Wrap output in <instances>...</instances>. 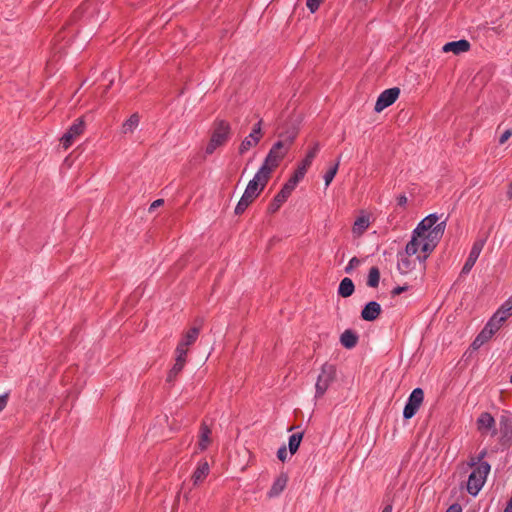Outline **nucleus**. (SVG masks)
<instances>
[{
    "label": "nucleus",
    "mask_w": 512,
    "mask_h": 512,
    "mask_svg": "<svg viewBox=\"0 0 512 512\" xmlns=\"http://www.w3.org/2000/svg\"><path fill=\"white\" fill-rule=\"evenodd\" d=\"M477 429L483 435L496 436V422L493 416L488 412H483L477 419Z\"/></svg>",
    "instance_id": "nucleus-11"
},
{
    "label": "nucleus",
    "mask_w": 512,
    "mask_h": 512,
    "mask_svg": "<svg viewBox=\"0 0 512 512\" xmlns=\"http://www.w3.org/2000/svg\"><path fill=\"white\" fill-rule=\"evenodd\" d=\"M185 365L181 364V363H176L173 365V367L171 368V370L173 371V374H179L183 368H184Z\"/></svg>",
    "instance_id": "nucleus-47"
},
{
    "label": "nucleus",
    "mask_w": 512,
    "mask_h": 512,
    "mask_svg": "<svg viewBox=\"0 0 512 512\" xmlns=\"http://www.w3.org/2000/svg\"><path fill=\"white\" fill-rule=\"evenodd\" d=\"M470 49L469 41L461 39L458 41L448 42L443 46L444 52H453L454 54H460L467 52Z\"/></svg>",
    "instance_id": "nucleus-16"
},
{
    "label": "nucleus",
    "mask_w": 512,
    "mask_h": 512,
    "mask_svg": "<svg viewBox=\"0 0 512 512\" xmlns=\"http://www.w3.org/2000/svg\"><path fill=\"white\" fill-rule=\"evenodd\" d=\"M508 194H509V196H512V183L510 184Z\"/></svg>",
    "instance_id": "nucleus-55"
},
{
    "label": "nucleus",
    "mask_w": 512,
    "mask_h": 512,
    "mask_svg": "<svg viewBox=\"0 0 512 512\" xmlns=\"http://www.w3.org/2000/svg\"><path fill=\"white\" fill-rule=\"evenodd\" d=\"M298 134V130L294 127L291 130H288L285 133H280L279 137L283 138L281 141L285 142V146L287 148H290L292 143L294 142L296 136Z\"/></svg>",
    "instance_id": "nucleus-33"
},
{
    "label": "nucleus",
    "mask_w": 512,
    "mask_h": 512,
    "mask_svg": "<svg viewBox=\"0 0 512 512\" xmlns=\"http://www.w3.org/2000/svg\"><path fill=\"white\" fill-rule=\"evenodd\" d=\"M264 168H259V170L254 175L253 179H251L240 198L239 202L235 207V214L241 215L244 211L249 207V205L260 195V193L264 190L265 186L269 181V177L263 174Z\"/></svg>",
    "instance_id": "nucleus-1"
},
{
    "label": "nucleus",
    "mask_w": 512,
    "mask_h": 512,
    "mask_svg": "<svg viewBox=\"0 0 512 512\" xmlns=\"http://www.w3.org/2000/svg\"><path fill=\"white\" fill-rule=\"evenodd\" d=\"M163 203H164V200H163V199H157V200H155V201L150 205L149 211H152V210L156 209L157 207H160Z\"/></svg>",
    "instance_id": "nucleus-49"
},
{
    "label": "nucleus",
    "mask_w": 512,
    "mask_h": 512,
    "mask_svg": "<svg viewBox=\"0 0 512 512\" xmlns=\"http://www.w3.org/2000/svg\"><path fill=\"white\" fill-rule=\"evenodd\" d=\"M410 256L411 255H408L406 251L398 253L397 268L401 274H407L414 268V262L410 260Z\"/></svg>",
    "instance_id": "nucleus-18"
},
{
    "label": "nucleus",
    "mask_w": 512,
    "mask_h": 512,
    "mask_svg": "<svg viewBox=\"0 0 512 512\" xmlns=\"http://www.w3.org/2000/svg\"><path fill=\"white\" fill-rule=\"evenodd\" d=\"M470 467L473 468V470L468 477L466 488L470 495L476 496L484 486L491 467L488 462Z\"/></svg>",
    "instance_id": "nucleus-4"
},
{
    "label": "nucleus",
    "mask_w": 512,
    "mask_h": 512,
    "mask_svg": "<svg viewBox=\"0 0 512 512\" xmlns=\"http://www.w3.org/2000/svg\"><path fill=\"white\" fill-rule=\"evenodd\" d=\"M319 150H320L319 143L318 142L314 143V145L308 150L305 158L299 163L298 166L302 167L305 170H308V168L311 166L313 160L317 156Z\"/></svg>",
    "instance_id": "nucleus-26"
},
{
    "label": "nucleus",
    "mask_w": 512,
    "mask_h": 512,
    "mask_svg": "<svg viewBox=\"0 0 512 512\" xmlns=\"http://www.w3.org/2000/svg\"><path fill=\"white\" fill-rule=\"evenodd\" d=\"M360 260L357 257H352L348 262V265L345 267V272L350 274L354 268L359 266Z\"/></svg>",
    "instance_id": "nucleus-42"
},
{
    "label": "nucleus",
    "mask_w": 512,
    "mask_h": 512,
    "mask_svg": "<svg viewBox=\"0 0 512 512\" xmlns=\"http://www.w3.org/2000/svg\"><path fill=\"white\" fill-rule=\"evenodd\" d=\"M210 443H211V429L206 425L205 422H203L200 427L198 447L201 451H204L208 448Z\"/></svg>",
    "instance_id": "nucleus-21"
},
{
    "label": "nucleus",
    "mask_w": 512,
    "mask_h": 512,
    "mask_svg": "<svg viewBox=\"0 0 512 512\" xmlns=\"http://www.w3.org/2000/svg\"><path fill=\"white\" fill-rule=\"evenodd\" d=\"M307 170L303 169L302 167L298 166L295 170L294 174L290 177L291 180H294L297 184L302 180L306 174Z\"/></svg>",
    "instance_id": "nucleus-39"
},
{
    "label": "nucleus",
    "mask_w": 512,
    "mask_h": 512,
    "mask_svg": "<svg viewBox=\"0 0 512 512\" xmlns=\"http://www.w3.org/2000/svg\"><path fill=\"white\" fill-rule=\"evenodd\" d=\"M288 195L281 192V190L275 195L272 202L269 204L268 212L273 214L279 210L282 204L288 199Z\"/></svg>",
    "instance_id": "nucleus-30"
},
{
    "label": "nucleus",
    "mask_w": 512,
    "mask_h": 512,
    "mask_svg": "<svg viewBox=\"0 0 512 512\" xmlns=\"http://www.w3.org/2000/svg\"><path fill=\"white\" fill-rule=\"evenodd\" d=\"M439 217L437 214H430L427 217H425L415 228V233H425V231H428L430 229H433L438 223Z\"/></svg>",
    "instance_id": "nucleus-17"
},
{
    "label": "nucleus",
    "mask_w": 512,
    "mask_h": 512,
    "mask_svg": "<svg viewBox=\"0 0 512 512\" xmlns=\"http://www.w3.org/2000/svg\"><path fill=\"white\" fill-rule=\"evenodd\" d=\"M231 137V125L225 120H215L212 126L211 137L206 146L205 153L211 155L223 146Z\"/></svg>",
    "instance_id": "nucleus-2"
},
{
    "label": "nucleus",
    "mask_w": 512,
    "mask_h": 512,
    "mask_svg": "<svg viewBox=\"0 0 512 512\" xmlns=\"http://www.w3.org/2000/svg\"><path fill=\"white\" fill-rule=\"evenodd\" d=\"M399 95H400V89L398 87H393V88L384 90L378 96V99L375 103L374 110L378 113L383 111L385 108L392 105L397 100Z\"/></svg>",
    "instance_id": "nucleus-10"
},
{
    "label": "nucleus",
    "mask_w": 512,
    "mask_h": 512,
    "mask_svg": "<svg viewBox=\"0 0 512 512\" xmlns=\"http://www.w3.org/2000/svg\"><path fill=\"white\" fill-rule=\"evenodd\" d=\"M84 129L85 123L83 119H76L60 139L63 148L68 149L73 144L74 140L84 132Z\"/></svg>",
    "instance_id": "nucleus-9"
},
{
    "label": "nucleus",
    "mask_w": 512,
    "mask_h": 512,
    "mask_svg": "<svg viewBox=\"0 0 512 512\" xmlns=\"http://www.w3.org/2000/svg\"><path fill=\"white\" fill-rule=\"evenodd\" d=\"M493 335L494 333H492V330L484 326L482 331L476 336V338L472 342L471 347L474 350L479 349L482 345L488 342L493 337Z\"/></svg>",
    "instance_id": "nucleus-22"
},
{
    "label": "nucleus",
    "mask_w": 512,
    "mask_h": 512,
    "mask_svg": "<svg viewBox=\"0 0 512 512\" xmlns=\"http://www.w3.org/2000/svg\"><path fill=\"white\" fill-rule=\"evenodd\" d=\"M381 306L376 301L368 302L361 311V318L365 321H374L381 314Z\"/></svg>",
    "instance_id": "nucleus-13"
},
{
    "label": "nucleus",
    "mask_w": 512,
    "mask_h": 512,
    "mask_svg": "<svg viewBox=\"0 0 512 512\" xmlns=\"http://www.w3.org/2000/svg\"><path fill=\"white\" fill-rule=\"evenodd\" d=\"M288 150L289 148L285 146L284 141L275 142L260 167L264 168L263 174L270 178L272 171L278 167L279 163L288 153Z\"/></svg>",
    "instance_id": "nucleus-5"
},
{
    "label": "nucleus",
    "mask_w": 512,
    "mask_h": 512,
    "mask_svg": "<svg viewBox=\"0 0 512 512\" xmlns=\"http://www.w3.org/2000/svg\"><path fill=\"white\" fill-rule=\"evenodd\" d=\"M446 512H461V506L458 504L451 505Z\"/></svg>",
    "instance_id": "nucleus-51"
},
{
    "label": "nucleus",
    "mask_w": 512,
    "mask_h": 512,
    "mask_svg": "<svg viewBox=\"0 0 512 512\" xmlns=\"http://www.w3.org/2000/svg\"><path fill=\"white\" fill-rule=\"evenodd\" d=\"M424 400V391L421 388H415L408 397L403 410V417L411 419L419 410Z\"/></svg>",
    "instance_id": "nucleus-7"
},
{
    "label": "nucleus",
    "mask_w": 512,
    "mask_h": 512,
    "mask_svg": "<svg viewBox=\"0 0 512 512\" xmlns=\"http://www.w3.org/2000/svg\"><path fill=\"white\" fill-rule=\"evenodd\" d=\"M261 125H262V120H259L253 126L251 133L247 137H245L244 140L241 142V144L239 146V154L240 155L245 154L251 148L258 145V143L260 142L262 135H263Z\"/></svg>",
    "instance_id": "nucleus-8"
},
{
    "label": "nucleus",
    "mask_w": 512,
    "mask_h": 512,
    "mask_svg": "<svg viewBox=\"0 0 512 512\" xmlns=\"http://www.w3.org/2000/svg\"><path fill=\"white\" fill-rule=\"evenodd\" d=\"M408 289L407 286H397L395 288H393V290L391 291V294L392 296H397V295H400L402 292L406 291Z\"/></svg>",
    "instance_id": "nucleus-45"
},
{
    "label": "nucleus",
    "mask_w": 512,
    "mask_h": 512,
    "mask_svg": "<svg viewBox=\"0 0 512 512\" xmlns=\"http://www.w3.org/2000/svg\"><path fill=\"white\" fill-rule=\"evenodd\" d=\"M484 244L485 240H477L474 242L468 258L466 259V262L462 268V274H468L471 271L484 247Z\"/></svg>",
    "instance_id": "nucleus-12"
},
{
    "label": "nucleus",
    "mask_w": 512,
    "mask_h": 512,
    "mask_svg": "<svg viewBox=\"0 0 512 512\" xmlns=\"http://www.w3.org/2000/svg\"><path fill=\"white\" fill-rule=\"evenodd\" d=\"M500 425L501 429H504L505 435L512 432V421L508 417L502 416L500 419Z\"/></svg>",
    "instance_id": "nucleus-37"
},
{
    "label": "nucleus",
    "mask_w": 512,
    "mask_h": 512,
    "mask_svg": "<svg viewBox=\"0 0 512 512\" xmlns=\"http://www.w3.org/2000/svg\"><path fill=\"white\" fill-rule=\"evenodd\" d=\"M324 0H306V6L311 13H315Z\"/></svg>",
    "instance_id": "nucleus-41"
},
{
    "label": "nucleus",
    "mask_w": 512,
    "mask_h": 512,
    "mask_svg": "<svg viewBox=\"0 0 512 512\" xmlns=\"http://www.w3.org/2000/svg\"><path fill=\"white\" fill-rule=\"evenodd\" d=\"M359 337L356 332L351 329L345 330L340 336V343L347 349L354 348L358 343Z\"/></svg>",
    "instance_id": "nucleus-20"
},
{
    "label": "nucleus",
    "mask_w": 512,
    "mask_h": 512,
    "mask_svg": "<svg viewBox=\"0 0 512 512\" xmlns=\"http://www.w3.org/2000/svg\"><path fill=\"white\" fill-rule=\"evenodd\" d=\"M303 438V432L294 433L289 437L288 447L290 453L293 455L297 452Z\"/></svg>",
    "instance_id": "nucleus-31"
},
{
    "label": "nucleus",
    "mask_w": 512,
    "mask_h": 512,
    "mask_svg": "<svg viewBox=\"0 0 512 512\" xmlns=\"http://www.w3.org/2000/svg\"><path fill=\"white\" fill-rule=\"evenodd\" d=\"M177 376H178V374H173V371L170 370L167 375V382H173Z\"/></svg>",
    "instance_id": "nucleus-52"
},
{
    "label": "nucleus",
    "mask_w": 512,
    "mask_h": 512,
    "mask_svg": "<svg viewBox=\"0 0 512 512\" xmlns=\"http://www.w3.org/2000/svg\"><path fill=\"white\" fill-rule=\"evenodd\" d=\"M397 204L399 206H405L407 204V197L404 194L398 196L397 197Z\"/></svg>",
    "instance_id": "nucleus-50"
},
{
    "label": "nucleus",
    "mask_w": 512,
    "mask_h": 512,
    "mask_svg": "<svg viewBox=\"0 0 512 512\" xmlns=\"http://www.w3.org/2000/svg\"><path fill=\"white\" fill-rule=\"evenodd\" d=\"M380 281V271L377 267L370 268L367 278V285L371 288H376Z\"/></svg>",
    "instance_id": "nucleus-32"
},
{
    "label": "nucleus",
    "mask_w": 512,
    "mask_h": 512,
    "mask_svg": "<svg viewBox=\"0 0 512 512\" xmlns=\"http://www.w3.org/2000/svg\"><path fill=\"white\" fill-rule=\"evenodd\" d=\"M92 4L93 2L91 0H88L75 13L78 14L80 12L87 11L90 8V6H92Z\"/></svg>",
    "instance_id": "nucleus-46"
},
{
    "label": "nucleus",
    "mask_w": 512,
    "mask_h": 512,
    "mask_svg": "<svg viewBox=\"0 0 512 512\" xmlns=\"http://www.w3.org/2000/svg\"><path fill=\"white\" fill-rule=\"evenodd\" d=\"M354 290H355V286H354L353 281L350 278L345 277L341 280V282L339 284L338 294L343 298H347V297H350L354 293Z\"/></svg>",
    "instance_id": "nucleus-24"
},
{
    "label": "nucleus",
    "mask_w": 512,
    "mask_h": 512,
    "mask_svg": "<svg viewBox=\"0 0 512 512\" xmlns=\"http://www.w3.org/2000/svg\"><path fill=\"white\" fill-rule=\"evenodd\" d=\"M297 183L294 182V180H289L283 185L281 192L285 193L286 195L290 196L293 190L296 188Z\"/></svg>",
    "instance_id": "nucleus-38"
},
{
    "label": "nucleus",
    "mask_w": 512,
    "mask_h": 512,
    "mask_svg": "<svg viewBox=\"0 0 512 512\" xmlns=\"http://www.w3.org/2000/svg\"><path fill=\"white\" fill-rule=\"evenodd\" d=\"M503 323V321H500L498 317L493 315L491 319L486 323L485 327H487L488 329L490 328L492 330V333L495 334L501 328Z\"/></svg>",
    "instance_id": "nucleus-35"
},
{
    "label": "nucleus",
    "mask_w": 512,
    "mask_h": 512,
    "mask_svg": "<svg viewBox=\"0 0 512 512\" xmlns=\"http://www.w3.org/2000/svg\"><path fill=\"white\" fill-rule=\"evenodd\" d=\"M510 382L512 383V375L510 376Z\"/></svg>",
    "instance_id": "nucleus-56"
},
{
    "label": "nucleus",
    "mask_w": 512,
    "mask_h": 512,
    "mask_svg": "<svg viewBox=\"0 0 512 512\" xmlns=\"http://www.w3.org/2000/svg\"><path fill=\"white\" fill-rule=\"evenodd\" d=\"M8 400V394L0 395V411H2L6 405Z\"/></svg>",
    "instance_id": "nucleus-48"
},
{
    "label": "nucleus",
    "mask_w": 512,
    "mask_h": 512,
    "mask_svg": "<svg viewBox=\"0 0 512 512\" xmlns=\"http://www.w3.org/2000/svg\"><path fill=\"white\" fill-rule=\"evenodd\" d=\"M494 315L503 322L512 315V295L500 306Z\"/></svg>",
    "instance_id": "nucleus-28"
},
{
    "label": "nucleus",
    "mask_w": 512,
    "mask_h": 512,
    "mask_svg": "<svg viewBox=\"0 0 512 512\" xmlns=\"http://www.w3.org/2000/svg\"><path fill=\"white\" fill-rule=\"evenodd\" d=\"M339 164H340V157H338L336 163L332 167H330L328 169V171L325 173L324 180H325L326 186H329L330 183L332 182V180L334 179V177L338 171Z\"/></svg>",
    "instance_id": "nucleus-34"
},
{
    "label": "nucleus",
    "mask_w": 512,
    "mask_h": 512,
    "mask_svg": "<svg viewBox=\"0 0 512 512\" xmlns=\"http://www.w3.org/2000/svg\"><path fill=\"white\" fill-rule=\"evenodd\" d=\"M369 225V217L362 215L355 220L352 232L355 236H361L368 229Z\"/></svg>",
    "instance_id": "nucleus-27"
},
{
    "label": "nucleus",
    "mask_w": 512,
    "mask_h": 512,
    "mask_svg": "<svg viewBox=\"0 0 512 512\" xmlns=\"http://www.w3.org/2000/svg\"><path fill=\"white\" fill-rule=\"evenodd\" d=\"M493 335L494 333H492V330L484 326L482 331L476 336V338L472 342L471 347L474 350L479 349L482 345L488 342L493 337Z\"/></svg>",
    "instance_id": "nucleus-23"
},
{
    "label": "nucleus",
    "mask_w": 512,
    "mask_h": 512,
    "mask_svg": "<svg viewBox=\"0 0 512 512\" xmlns=\"http://www.w3.org/2000/svg\"><path fill=\"white\" fill-rule=\"evenodd\" d=\"M200 334V326L192 327L187 332H185L182 336V339L178 343L179 346L188 349V347L195 343L198 336Z\"/></svg>",
    "instance_id": "nucleus-19"
},
{
    "label": "nucleus",
    "mask_w": 512,
    "mask_h": 512,
    "mask_svg": "<svg viewBox=\"0 0 512 512\" xmlns=\"http://www.w3.org/2000/svg\"><path fill=\"white\" fill-rule=\"evenodd\" d=\"M140 122V117L137 113L132 114L122 125V133L130 134L135 131Z\"/></svg>",
    "instance_id": "nucleus-29"
},
{
    "label": "nucleus",
    "mask_w": 512,
    "mask_h": 512,
    "mask_svg": "<svg viewBox=\"0 0 512 512\" xmlns=\"http://www.w3.org/2000/svg\"><path fill=\"white\" fill-rule=\"evenodd\" d=\"M445 228L446 221L444 220L437 224L433 229L421 234L423 239H425V243H423V255H421V253L417 254V259L420 262H424L428 258L429 254L436 248L439 240L444 234Z\"/></svg>",
    "instance_id": "nucleus-3"
},
{
    "label": "nucleus",
    "mask_w": 512,
    "mask_h": 512,
    "mask_svg": "<svg viewBox=\"0 0 512 512\" xmlns=\"http://www.w3.org/2000/svg\"><path fill=\"white\" fill-rule=\"evenodd\" d=\"M187 353H188V349L177 345L176 350H175V354H176L175 362L185 365Z\"/></svg>",
    "instance_id": "nucleus-36"
},
{
    "label": "nucleus",
    "mask_w": 512,
    "mask_h": 512,
    "mask_svg": "<svg viewBox=\"0 0 512 512\" xmlns=\"http://www.w3.org/2000/svg\"><path fill=\"white\" fill-rule=\"evenodd\" d=\"M336 378V367L333 364L325 363L317 377L315 384V398H321Z\"/></svg>",
    "instance_id": "nucleus-6"
},
{
    "label": "nucleus",
    "mask_w": 512,
    "mask_h": 512,
    "mask_svg": "<svg viewBox=\"0 0 512 512\" xmlns=\"http://www.w3.org/2000/svg\"><path fill=\"white\" fill-rule=\"evenodd\" d=\"M382 512H392V505L389 504V505L385 506L384 509L382 510Z\"/></svg>",
    "instance_id": "nucleus-54"
},
{
    "label": "nucleus",
    "mask_w": 512,
    "mask_h": 512,
    "mask_svg": "<svg viewBox=\"0 0 512 512\" xmlns=\"http://www.w3.org/2000/svg\"><path fill=\"white\" fill-rule=\"evenodd\" d=\"M288 482V476L285 473H281L273 482L270 490L268 491V497L274 498L279 496L285 489Z\"/></svg>",
    "instance_id": "nucleus-15"
},
{
    "label": "nucleus",
    "mask_w": 512,
    "mask_h": 512,
    "mask_svg": "<svg viewBox=\"0 0 512 512\" xmlns=\"http://www.w3.org/2000/svg\"><path fill=\"white\" fill-rule=\"evenodd\" d=\"M209 474V464L204 461L199 463L196 470L192 475V480L195 485L201 483Z\"/></svg>",
    "instance_id": "nucleus-25"
},
{
    "label": "nucleus",
    "mask_w": 512,
    "mask_h": 512,
    "mask_svg": "<svg viewBox=\"0 0 512 512\" xmlns=\"http://www.w3.org/2000/svg\"><path fill=\"white\" fill-rule=\"evenodd\" d=\"M512 136V128L506 129L499 138V144H504Z\"/></svg>",
    "instance_id": "nucleus-43"
},
{
    "label": "nucleus",
    "mask_w": 512,
    "mask_h": 512,
    "mask_svg": "<svg viewBox=\"0 0 512 512\" xmlns=\"http://www.w3.org/2000/svg\"><path fill=\"white\" fill-rule=\"evenodd\" d=\"M422 233L416 234L415 229L413 230L411 240L406 245V252L408 255H416L418 252L423 254V243L425 239L421 236Z\"/></svg>",
    "instance_id": "nucleus-14"
},
{
    "label": "nucleus",
    "mask_w": 512,
    "mask_h": 512,
    "mask_svg": "<svg viewBox=\"0 0 512 512\" xmlns=\"http://www.w3.org/2000/svg\"><path fill=\"white\" fill-rule=\"evenodd\" d=\"M503 512H512V498L507 502Z\"/></svg>",
    "instance_id": "nucleus-53"
},
{
    "label": "nucleus",
    "mask_w": 512,
    "mask_h": 512,
    "mask_svg": "<svg viewBox=\"0 0 512 512\" xmlns=\"http://www.w3.org/2000/svg\"><path fill=\"white\" fill-rule=\"evenodd\" d=\"M486 454H487L486 450H482L476 457H473L470 459L468 465L469 466H477L480 463H484L485 461H482V460L485 458Z\"/></svg>",
    "instance_id": "nucleus-40"
},
{
    "label": "nucleus",
    "mask_w": 512,
    "mask_h": 512,
    "mask_svg": "<svg viewBox=\"0 0 512 512\" xmlns=\"http://www.w3.org/2000/svg\"><path fill=\"white\" fill-rule=\"evenodd\" d=\"M277 457L280 461L284 462L287 458V449L286 446H281L277 451Z\"/></svg>",
    "instance_id": "nucleus-44"
}]
</instances>
